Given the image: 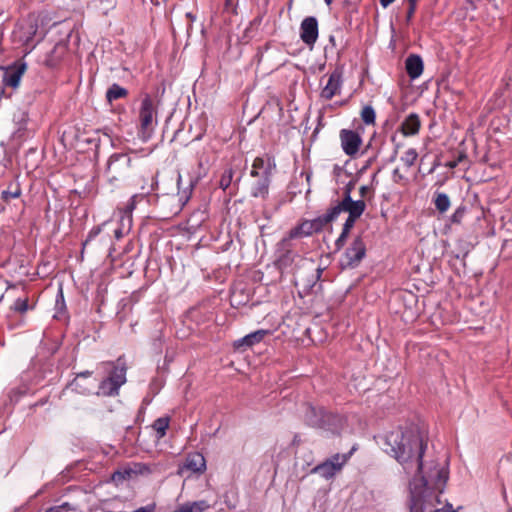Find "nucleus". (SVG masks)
Wrapping results in <instances>:
<instances>
[{
    "label": "nucleus",
    "instance_id": "f257e3e1",
    "mask_svg": "<svg viewBox=\"0 0 512 512\" xmlns=\"http://www.w3.org/2000/svg\"><path fill=\"white\" fill-rule=\"evenodd\" d=\"M382 448L399 463L405 464L416 459L418 470L423 468V456L427 444L419 427L415 424L398 426L382 438Z\"/></svg>",
    "mask_w": 512,
    "mask_h": 512
},
{
    "label": "nucleus",
    "instance_id": "f03ea898",
    "mask_svg": "<svg viewBox=\"0 0 512 512\" xmlns=\"http://www.w3.org/2000/svg\"><path fill=\"white\" fill-rule=\"evenodd\" d=\"M158 101L149 94H144L139 107V136L148 140L157 125Z\"/></svg>",
    "mask_w": 512,
    "mask_h": 512
},
{
    "label": "nucleus",
    "instance_id": "7ed1b4c3",
    "mask_svg": "<svg viewBox=\"0 0 512 512\" xmlns=\"http://www.w3.org/2000/svg\"><path fill=\"white\" fill-rule=\"evenodd\" d=\"M107 365L112 369L109 375L100 382L97 394L106 397L117 396L120 387L126 383V363L123 357H119L116 362H108Z\"/></svg>",
    "mask_w": 512,
    "mask_h": 512
},
{
    "label": "nucleus",
    "instance_id": "20e7f679",
    "mask_svg": "<svg viewBox=\"0 0 512 512\" xmlns=\"http://www.w3.org/2000/svg\"><path fill=\"white\" fill-rule=\"evenodd\" d=\"M131 170L132 158L127 153H114L107 161L105 177L115 187L130 175Z\"/></svg>",
    "mask_w": 512,
    "mask_h": 512
},
{
    "label": "nucleus",
    "instance_id": "39448f33",
    "mask_svg": "<svg viewBox=\"0 0 512 512\" xmlns=\"http://www.w3.org/2000/svg\"><path fill=\"white\" fill-rule=\"evenodd\" d=\"M351 186L347 185L344 191V197L333 206L336 216L342 212H347L349 216L360 218L366 209V203L363 199L353 200L351 198Z\"/></svg>",
    "mask_w": 512,
    "mask_h": 512
},
{
    "label": "nucleus",
    "instance_id": "423d86ee",
    "mask_svg": "<svg viewBox=\"0 0 512 512\" xmlns=\"http://www.w3.org/2000/svg\"><path fill=\"white\" fill-rule=\"evenodd\" d=\"M352 452L348 454H335L324 462L315 466L311 473L318 474L325 479L332 478L336 473L341 471L345 463L348 461Z\"/></svg>",
    "mask_w": 512,
    "mask_h": 512
},
{
    "label": "nucleus",
    "instance_id": "0eeeda50",
    "mask_svg": "<svg viewBox=\"0 0 512 512\" xmlns=\"http://www.w3.org/2000/svg\"><path fill=\"white\" fill-rule=\"evenodd\" d=\"M366 255V246L362 237L354 238L351 245L346 249L341 259L343 268H354L359 265Z\"/></svg>",
    "mask_w": 512,
    "mask_h": 512
},
{
    "label": "nucleus",
    "instance_id": "6e6552de",
    "mask_svg": "<svg viewBox=\"0 0 512 512\" xmlns=\"http://www.w3.org/2000/svg\"><path fill=\"white\" fill-rule=\"evenodd\" d=\"M291 240L292 239L287 236L277 244V258L275 264L281 271H286L290 268L295 257H297V254L291 248Z\"/></svg>",
    "mask_w": 512,
    "mask_h": 512
},
{
    "label": "nucleus",
    "instance_id": "1a4fd4ad",
    "mask_svg": "<svg viewBox=\"0 0 512 512\" xmlns=\"http://www.w3.org/2000/svg\"><path fill=\"white\" fill-rule=\"evenodd\" d=\"M27 69L25 62L16 61L12 65L3 68L2 83L5 87L16 89L20 85L22 76Z\"/></svg>",
    "mask_w": 512,
    "mask_h": 512
},
{
    "label": "nucleus",
    "instance_id": "9d476101",
    "mask_svg": "<svg viewBox=\"0 0 512 512\" xmlns=\"http://www.w3.org/2000/svg\"><path fill=\"white\" fill-rule=\"evenodd\" d=\"M206 471V460L199 452L190 453L186 456L182 466L178 469V475L184 476L187 472L201 475Z\"/></svg>",
    "mask_w": 512,
    "mask_h": 512
},
{
    "label": "nucleus",
    "instance_id": "9b49d317",
    "mask_svg": "<svg viewBox=\"0 0 512 512\" xmlns=\"http://www.w3.org/2000/svg\"><path fill=\"white\" fill-rule=\"evenodd\" d=\"M318 21L314 16L304 18L300 24V39L310 48L318 39Z\"/></svg>",
    "mask_w": 512,
    "mask_h": 512
},
{
    "label": "nucleus",
    "instance_id": "f8f14e48",
    "mask_svg": "<svg viewBox=\"0 0 512 512\" xmlns=\"http://www.w3.org/2000/svg\"><path fill=\"white\" fill-rule=\"evenodd\" d=\"M341 147L344 153L350 157L356 155L362 144V138L356 131L342 129L340 131Z\"/></svg>",
    "mask_w": 512,
    "mask_h": 512
},
{
    "label": "nucleus",
    "instance_id": "ddd939ff",
    "mask_svg": "<svg viewBox=\"0 0 512 512\" xmlns=\"http://www.w3.org/2000/svg\"><path fill=\"white\" fill-rule=\"evenodd\" d=\"M275 167V161L271 156L265 155L264 157H256L253 161L250 175L251 177H259L260 175H272Z\"/></svg>",
    "mask_w": 512,
    "mask_h": 512
},
{
    "label": "nucleus",
    "instance_id": "4468645a",
    "mask_svg": "<svg viewBox=\"0 0 512 512\" xmlns=\"http://www.w3.org/2000/svg\"><path fill=\"white\" fill-rule=\"evenodd\" d=\"M91 371H83L76 375V377L70 382L69 387L82 395H88L91 393L94 383L87 382V379L91 377Z\"/></svg>",
    "mask_w": 512,
    "mask_h": 512
},
{
    "label": "nucleus",
    "instance_id": "2eb2a0df",
    "mask_svg": "<svg viewBox=\"0 0 512 512\" xmlns=\"http://www.w3.org/2000/svg\"><path fill=\"white\" fill-rule=\"evenodd\" d=\"M341 78L342 73L339 70H334L329 75L328 81L321 91V97L326 100H331L338 94L341 87Z\"/></svg>",
    "mask_w": 512,
    "mask_h": 512
},
{
    "label": "nucleus",
    "instance_id": "dca6fc26",
    "mask_svg": "<svg viewBox=\"0 0 512 512\" xmlns=\"http://www.w3.org/2000/svg\"><path fill=\"white\" fill-rule=\"evenodd\" d=\"M256 180L251 184L250 195L254 198L265 200L269 195V187L271 183V175H260L255 177Z\"/></svg>",
    "mask_w": 512,
    "mask_h": 512
},
{
    "label": "nucleus",
    "instance_id": "f3484780",
    "mask_svg": "<svg viewBox=\"0 0 512 512\" xmlns=\"http://www.w3.org/2000/svg\"><path fill=\"white\" fill-rule=\"evenodd\" d=\"M143 470H148L143 464L136 463L113 472L111 479L115 484H120L125 480H129L133 475L141 474Z\"/></svg>",
    "mask_w": 512,
    "mask_h": 512
},
{
    "label": "nucleus",
    "instance_id": "a211bd4d",
    "mask_svg": "<svg viewBox=\"0 0 512 512\" xmlns=\"http://www.w3.org/2000/svg\"><path fill=\"white\" fill-rule=\"evenodd\" d=\"M431 479L423 477L424 485L431 486L433 489L442 493L448 480V471L445 468L436 469L435 474L430 476Z\"/></svg>",
    "mask_w": 512,
    "mask_h": 512
},
{
    "label": "nucleus",
    "instance_id": "6ab92c4d",
    "mask_svg": "<svg viewBox=\"0 0 512 512\" xmlns=\"http://www.w3.org/2000/svg\"><path fill=\"white\" fill-rule=\"evenodd\" d=\"M405 68L411 79H417L423 72V60L419 55L411 54L405 61Z\"/></svg>",
    "mask_w": 512,
    "mask_h": 512
},
{
    "label": "nucleus",
    "instance_id": "aec40b11",
    "mask_svg": "<svg viewBox=\"0 0 512 512\" xmlns=\"http://www.w3.org/2000/svg\"><path fill=\"white\" fill-rule=\"evenodd\" d=\"M421 127L419 115L416 113L409 114L400 126V131L404 136H413L418 134Z\"/></svg>",
    "mask_w": 512,
    "mask_h": 512
},
{
    "label": "nucleus",
    "instance_id": "412c9836",
    "mask_svg": "<svg viewBox=\"0 0 512 512\" xmlns=\"http://www.w3.org/2000/svg\"><path fill=\"white\" fill-rule=\"evenodd\" d=\"M268 334L267 330H257L252 332L241 339L234 342L236 349L252 347L254 344L261 342L265 335Z\"/></svg>",
    "mask_w": 512,
    "mask_h": 512
},
{
    "label": "nucleus",
    "instance_id": "4be33fe9",
    "mask_svg": "<svg viewBox=\"0 0 512 512\" xmlns=\"http://www.w3.org/2000/svg\"><path fill=\"white\" fill-rule=\"evenodd\" d=\"M316 233L313 228V223L311 220H305L296 227L292 228L289 233L288 237L290 239H296L301 237L310 236L312 234Z\"/></svg>",
    "mask_w": 512,
    "mask_h": 512
},
{
    "label": "nucleus",
    "instance_id": "5701e85b",
    "mask_svg": "<svg viewBox=\"0 0 512 512\" xmlns=\"http://www.w3.org/2000/svg\"><path fill=\"white\" fill-rule=\"evenodd\" d=\"M337 219L333 206L325 214L312 219L313 228L316 233L321 232L329 223Z\"/></svg>",
    "mask_w": 512,
    "mask_h": 512
},
{
    "label": "nucleus",
    "instance_id": "b1692460",
    "mask_svg": "<svg viewBox=\"0 0 512 512\" xmlns=\"http://www.w3.org/2000/svg\"><path fill=\"white\" fill-rule=\"evenodd\" d=\"M209 507L210 505L206 500H199L183 503L173 512H204Z\"/></svg>",
    "mask_w": 512,
    "mask_h": 512
},
{
    "label": "nucleus",
    "instance_id": "393cba45",
    "mask_svg": "<svg viewBox=\"0 0 512 512\" xmlns=\"http://www.w3.org/2000/svg\"><path fill=\"white\" fill-rule=\"evenodd\" d=\"M40 21V15H30L27 19L26 27H23L25 42L28 44L34 36L37 34L38 22Z\"/></svg>",
    "mask_w": 512,
    "mask_h": 512
},
{
    "label": "nucleus",
    "instance_id": "a878e982",
    "mask_svg": "<svg viewBox=\"0 0 512 512\" xmlns=\"http://www.w3.org/2000/svg\"><path fill=\"white\" fill-rule=\"evenodd\" d=\"M181 181H182V177H181V175H179L177 178V186L179 189V191L177 193V197H178V210L177 211H180L182 209V207L189 201V199L192 195V191H193V184L191 181L188 183L187 187H185L182 191H180Z\"/></svg>",
    "mask_w": 512,
    "mask_h": 512
},
{
    "label": "nucleus",
    "instance_id": "bb28decb",
    "mask_svg": "<svg viewBox=\"0 0 512 512\" xmlns=\"http://www.w3.org/2000/svg\"><path fill=\"white\" fill-rule=\"evenodd\" d=\"M128 95L127 89L121 87L117 83H113L106 92V99L109 103L120 98H125Z\"/></svg>",
    "mask_w": 512,
    "mask_h": 512
},
{
    "label": "nucleus",
    "instance_id": "cd10ccee",
    "mask_svg": "<svg viewBox=\"0 0 512 512\" xmlns=\"http://www.w3.org/2000/svg\"><path fill=\"white\" fill-rule=\"evenodd\" d=\"M170 418L169 417H160L157 418L153 424L152 428L156 431L157 439H162L169 428Z\"/></svg>",
    "mask_w": 512,
    "mask_h": 512
},
{
    "label": "nucleus",
    "instance_id": "c85d7f7f",
    "mask_svg": "<svg viewBox=\"0 0 512 512\" xmlns=\"http://www.w3.org/2000/svg\"><path fill=\"white\" fill-rule=\"evenodd\" d=\"M434 204H435L436 209L439 211V213L443 214L448 211V209L451 205L450 198L446 193H442V192L436 193L435 199H434Z\"/></svg>",
    "mask_w": 512,
    "mask_h": 512
},
{
    "label": "nucleus",
    "instance_id": "c756f323",
    "mask_svg": "<svg viewBox=\"0 0 512 512\" xmlns=\"http://www.w3.org/2000/svg\"><path fill=\"white\" fill-rule=\"evenodd\" d=\"M34 306L29 304V300L27 297L25 298H17L10 309L20 315H23L28 310L33 309Z\"/></svg>",
    "mask_w": 512,
    "mask_h": 512
},
{
    "label": "nucleus",
    "instance_id": "7c9ffc66",
    "mask_svg": "<svg viewBox=\"0 0 512 512\" xmlns=\"http://www.w3.org/2000/svg\"><path fill=\"white\" fill-rule=\"evenodd\" d=\"M361 120L365 125H374L376 121V112L371 105H365L360 113Z\"/></svg>",
    "mask_w": 512,
    "mask_h": 512
},
{
    "label": "nucleus",
    "instance_id": "2f4dec72",
    "mask_svg": "<svg viewBox=\"0 0 512 512\" xmlns=\"http://www.w3.org/2000/svg\"><path fill=\"white\" fill-rule=\"evenodd\" d=\"M233 175H234V172L231 167L226 168L223 171L221 178H220V182H219V186L221 189H223L225 191L226 189H228L230 187V185L232 183Z\"/></svg>",
    "mask_w": 512,
    "mask_h": 512
},
{
    "label": "nucleus",
    "instance_id": "473e14b6",
    "mask_svg": "<svg viewBox=\"0 0 512 512\" xmlns=\"http://www.w3.org/2000/svg\"><path fill=\"white\" fill-rule=\"evenodd\" d=\"M417 157H418V153L416 151V149L414 148H409L405 153L404 155L401 157V161L407 166V167H412L416 160H417Z\"/></svg>",
    "mask_w": 512,
    "mask_h": 512
},
{
    "label": "nucleus",
    "instance_id": "72a5a7b5",
    "mask_svg": "<svg viewBox=\"0 0 512 512\" xmlns=\"http://www.w3.org/2000/svg\"><path fill=\"white\" fill-rule=\"evenodd\" d=\"M465 212H466V208L464 206L458 207L452 214L450 221L454 224H460L464 217Z\"/></svg>",
    "mask_w": 512,
    "mask_h": 512
},
{
    "label": "nucleus",
    "instance_id": "f704fd0d",
    "mask_svg": "<svg viewBox=\"0 0 512 512\" xmlns=\"http://www.w3.org/2000/svg\"><path fill=\"white\" fill-rule=\"evenodd\" d=\"M321 273H322V270L320 268L312 269V274H311L312 279L308 280V282L305 286L308 288H313L317 284V282L321 276Z\"/></svg>",
    "mask_w": 512,
    "mask_h": 512
},
{
    "label": "nucleus",
    "instance_id": "c9c22d12",
    "mask_svg": "<svg viewBox=\"0 0 512 512\" xmlns=\"http://www.w3.org/2000/svg\"><path fill=\"white\" fill-rule=\"evenodd\" d=\"M101 230H102L101 226H96V227L91 229V231L89 232L86 240L83 242L82 252L84 251V249L88 245V243L90 241H92L96 236H98L100 234Z\"/></svg>",
    "mask_w": 512,
    "mask_h": 512
},
{
    "label": "nucleus",
    "instance_id": "e433bc0d",
    "mask_svg": "<svg viewBox=\"0 0 512 512\" xmlns=\"http://www.w3.org/2000/svg\"><path fill=\"white\" fill-rule=\"evenodd\" d=\"M21 194V190L20 188L16 185L15 189L13 191H3L2 192V198L5 200V201H8L9 199H15V198H18Z\"/></svg>",
    "mask_w": 512,
    "mask_h": 512
},
{
    "label": "nucleus",
    "instance_id": "4c0bfd02",
    "mask_svg": "<svg viewBox=\"0 0 512 512\" xmlns=\"http://www.w3.org/2000/svg\"><path fill=\"white\" fill-rule=\"evenodd\" d=\"M349 233H350L349 231H345V230L342 229V232H341L340 236L335 241V246H336L337 250H340L341 248H343Z\"/></svg>",
    "mask_w": 512,
    "mask_h": 512
},
{
    "label": "nucleus",
    "instance_id": "58836bf2",
    "mask_svg": "<svg viewBox=\"0 0 512 512\" xmlns=\"http://www.w3.org/2000/svg\"><path fill=\"white\" fill-rule=\"evenodd\" d=\"M359 194L361 198H371L373 196L371 187L367 185H363L359 188Z\"/></svg>",
    "mask_w": 512,
    "mask_h": 512
},
{
    "label": "nucleus",
    "instance_id": "ea45409f",
    "mask_svg": "<svg viewBox=\"0 0 512 512\" xmlns=\"http://www.w3.org/2000/svg\"><path fill=\"white\" fill-rule=\"evenodd\" d=\"M410 512H424L423 505L420 500L412 499Z\"/></svg>",
    "mask_w": 512,
    "mask_h": 512
},
{
    "label": "nucleus",
    "instance_id": "a19ab883",
    "mask_svg": "<svg viewBox=\"0 0 512 512\" xmlns=\"http://www.w3.org/2000/svg\"><path fill=\"white\" fill-rule=\"evenodd\" d=\"M356 220L357 218L348 215L345 223L343 224L342 229L350 232L351 229L354 227Z\"/></svg>",
    "mask_w": 512,
    "mask_h": 512
},
{
    "label": "nucleus",
    "instance_id": "79ce46f5",
    "mask_svg": "<svg viewBox=\"0 0 512 512\" xmlns=\"http://www.w3.org/2000/svg\"><path fill=\"white\" fill-rule=\"evenodd\" d=\"M392 179L395 183H401L405 180L404 175L400 172L399 168H395L392 173Z\"/></svg>",
    "mask_w": 512,
    "mask_h": 512
},
{
    "label": "nucleus",
    "instance_id": "37998d69",
    "mask_svg": "<svg viewBox=\"0 0 512 512\" xmlns=\"http://www.w3.org/2000/svg\"><path fill=\"white\" fill-rule=\"evenodd\" d=\"M136 198L137 196L134 195L130 198L129 202L127 203L126 207H125V213L127 214H131L132 211L135 209V206H136Z\"/></svg>",
    "mask_w": 512,
    "mask_h": 512
},
{
    "label": "nucleus",
    "instance_id": "c03bdc74",
    "mask_svg": "<svg viewBox=\"0 0 512 512\" xmlns=\"http://www.w3.org/2000/svg\"><path fill=\"white\" fill-rule=\"evenodd\" d=\"M55 508H58V512H68L74 510L73 506L68 502H64L61 505L55 506Z\"/></svg>",
    "mask_w": 512,
    "mask_h": 512
},
{
    "label": "nucleus",
    "instance_id": "a18cd8bd",
    "mask_svg": "<svg viewBox=\"0 0 512 512\" xmlns=\"http://www.w3.org/2000/svg\"><path fill=\"white\" fill-rule=\"evenodd\" d=\"M434 512H458L454 510L450 503H447L444 507L436 509Z\"/></svg>",
    "mask_w": 512,
    "mask_h": 512
},
{
    "label": "nucleus",
    "instance_id": "49530a36",
    "mask_svg": "<svg viewBox=\"0 0 512 512\" xmlns=\"http://www.w3.org/2000/svg\"><path fill=\"white\" fill-rule=\"evenodd\" d=\"M415 10H416V5L409 4V8L407 10V19L408 20H410L413 17Z\"/></svg>",
    "mask_w": 512,
    "mask_h": 512
},
{
    "label": "nucleus",
    "instance_id": "de8ad7c7",
    "mask_svg": "<svg viewBox=\"0 0 512 512\" xmlns=\"http://www.w3.org/2000/svg\"><path fill=\"white\" fill-rule=\"evenodd\" d=\"M235 6H236V4H235L234 0H226L225 1V9L226 10L234 11L235 10Z\"/></svg>",
    "mask_w": 512,
    "mask_h": 512
},
{
    "label": "nucleus",
    "instance_id": "09e8293b",
    "mask_svg": "<svg viewBox=\"0 0 512 512\" xmlns=\"http://www.w3.org/2000/svg\"><path fill=\"white\" fill-rule=\"evenodd\" d=\"M395 0H380V4L382 5V7L386 8L388 7L390 4H392Z\"/></svg>",
    "mask_w": 512,
    "mask_h": 512
},
{
    "label": "nucleus",
    "instance_id": "8fccbe9b",
    "mask_svg": "<svg viewBox=\"0 0 512 512\" xmlns=\"http://www.w3.org/2000/svg\"><path fill=\"white\" fill-rule=\"evenodd\" d=\"M86 142H88V143L95 142V146H96V148H98L99 147L100 138L97 137V138H93V139H87Z\"/></svg>",
    "mask_w": 512,
    "mask_h": 512
},
{
    "label": "nucleus",
    "instance_id": "3c124183",
    "mask_svg": "<svg viewBox=\"0 0 512 512\" xmlns=\"http://www.w3.org/2000/svg\"><path fill=\"white\" fill-rule=\"evenodd\" d=\"M44 512H58V508H55V506H53V507L46 509Z\"/></svg>",
    "mask_w": 512,
    "mask_h": 512
},
{
    "label": "nucleus",
    "instance_id": "603ef678",
    "mask_svg": "<svg viewBox=\"0 0 512 512\" xmlns=\"http://www.w3.org/2000/svg\"><path fill=\"white\" fill-rule=\"evenodd\" d=\"M115 237H116V238H118V239H119L120 237H122V232H121V230H120V229L115 230Z\"/></svg>",
    "mask_w": 512,
    "mask_h": 512
},
{
    "label": "nucleus",
    "instance_id": "864d4df0",
    "mask_svg": "<svg viewBox=\"0 0 512 512\" xmlns=\"http://www.w3.org/2000/svg\"><path fill=\"white\" fill-rule=\"evenodd\" d=\"M450 168H455L457 166V161H452L447 164Z\"/></svg>",
    "mask_w": 512,
    "mask_h": 512
},
{
    "label": "nucleus",
    "instance_id": "5fc2aeb1",
    "mask_svg": "<svg viewBox=\"0 0 512 512\" xmlns=\"http://www.w3.org/2000/svg\"><path fill=\"white\" fill-rule=\"evenodd\" d=\"M329 41L335 46V38L334 36H330Z\"/></svg>",
    "mask_w": 512,
    "mask_h": 512
},
{
    "label": "nucleus",
    "instance_id": "6e6d98bb",
    "mask_svg": "<svg viewBox=\"0 0 512 512\" xmlns=\"http://www.w3.org/2000/svg\"><path fill=\"white\" fill-rule=\"evenodd\" d=\"M417 1H418V0H407V2H408L409 4H412V5H416V2H417Z\"/></svg>",
    "mask_w": 512,
    "mask_h": 512
},
{
    "label": "nucleus",
    "instance_id": "4d7b16f0",
    "mask_svg": "<svg viewBox=\"0 0 512 512\" xmlns=\"http://www.w3.org/2000/svg\"><path fill=\"white\" fill-rule=\"evenodd\" d=\"M324 1H325V3H326L328 6L333 2V0H324Z\"/></svg>",
    "mask_w": 512,
    "mask_h": 512
},
{
    "label": "nucleus",
    "instance_id": "13d9d810",
    "mask_svg": "<svg viewBox=\"0 0 512 512\" xmlns=\"http://www.w3.org/2000/svg\"><path fill=\"white\" fill-rule=\"evenodd\" d=\"M187 17L190 18L191 20H194V17L192 16L191 13H187Z\"/></svg>",
    "mask_w": 512,
    "mask_h": 512
},
{
    "label": "nucleus",
    "instance_id": "bf43d9fd",
    "mask_svg": "<svg viewBox=\"0 0 512 512\" xmlns=\"http://www.w3.org/2000/svg\"><path fill=\"white\" fill-rule=\"evenodd\" d=\"M59 297L63 300V293H62V290H60Z\"/></svg>",
    "mask_w": 512,
    "mask_h": 512
},
{
    "label": "nucleus",
    "instance_id": "052dcab7",
    "mask_svg": "<svg viewBox=\"0 0 512 512\" xmlns=\"http://www.w3.org/2000/svg\"><path fill=\"white\" fill-rule=\"evenodd\" d=\"M296 281H297V283H298V282L303 281V279H302V278H297V279H296Z\"/></svg>",
    "mask_w": 512,
    "mask_h": 512
}]
</instances>
